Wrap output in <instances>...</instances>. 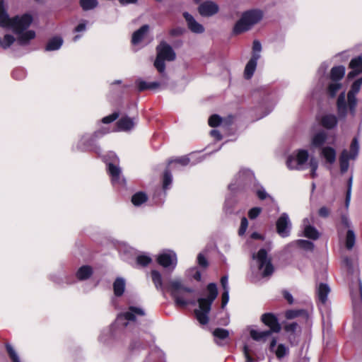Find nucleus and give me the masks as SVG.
Masks as SVG:
<instances>
[{"mask_svg": "<svg viewBox=\"0 0 362 362\" xmlns=\"http://www.w3.org/2000/svg\"><path fill=\"white\" fill-rule=\"evenodd\" d=\"M208 296L206 298L196 299L192 294L194 290L192 288L184 286L180 280H172L170 282V291L176 305L185 307L188 305H195L198 303L199 308L194 310L196 319L202 325L208 324L211 305L218 296L217 286L210 283L206 287Z\"/></svg>", "mask_w": 362, "mask_h": 362, "instance_id": "1", "label": "nucleus"}, {"mask_svg": "<svg viewBox=\"0 0 362 362\" xmlns=\"http://www.w3.org/2000/svg\"><path fill=\"white\" fill-rule=\"evenodd\" d=\"M149 323L145 310L141 307L132 305L127 311L117 315L111 327L102 330L98 339L103 344H107L111 338L121 339L122 334L127 336L137 335Z\"/></svg>", "mask_w": 362, "mask_h": 362, "instance_id": "2", "label": "nucleus"}, {"mask_svg": "<svg viewBox=\"0 0 362 362\" xmlns=\"http://www.w3.org/2000/svg\"><path fill=\"white\" fill-rule=\"evenodd\" d=\"M228 188L238 198H247L255 194L259 200L269 197L265 188L256 179L254 173L249 169H241L232 179Z\"/></svg>", "mask_w": 362, "mask_h": 362, "instance_id": "3", "label": "nucleus"}, {"mask_svg": "<svg viewBox=\"0 0 362 362\" xmlns=\"http://www.w3.org/2000/svg\"><path fill=\"white\" fill-rule=\"evenodd\" d=\"M110 132L108 127H100L93 132L79 134L77 139L73 142L71 150L74 153H93L101 156L103 151L98 140Z\"/></svg>", "mask_w": 362, "mask_h": 362, "instance_id": "4", "label": "nucleus"}, {"mask_svg": "<svg viewBox=\"0 0 362 362\" xmlns=\"http://www.w3.org/2000/svg\"><path fill=\"white\" fill-rule=\"evenodd\" d=\"M252 98L255 104L254 112L256 119L268 115L275 105V93L269 86H259L252 93Z\"/></svg>", "mask_w": 362, "mask_h": 362, "instance_id": "5", "label": "nucleus"}, {"mask_svg": "<svg viewBox=\"0 0 362 362\" xmlns=\"http://www.w3.org/2000/svg\"><path fill=\"white\" fill-rule=\"evenodd\" d=\"M362 85V77L356 80L351 85L350 90L347 93V102L346 101L345 92H341L337 100V110L338 117L341 119H345L347 116L348 111L352 117H355L356 114V107L358 100L356 98L357 93L360 91Z\"/></svg>", "mask_w": 362, "mask_h": 362, "instance_id": "6", "label": "nucleus"}, {"mask_svg": "<svg viewBox=\"0 0 362 362\" xmlns=\"http://www.w3.org/2000/svg\"><path fill=\"white\" fill-rule=\"evenodd\" d=\"M33 16L29 13H25L21 16H16L11 18V21L8 29H11L18 35V44L22 46L27 45L30 41L35 37V32L27 29L33 22Z\"/></svg>", "mask_w": 362, "mask_h": 362, "instance_id": "7", "label": "nucleus"}, {"mask_svg": "<svg viewBox=\"0 0 362 362\" xmlns=\"http://www.w3.org/2000/svg\"><path fill=\"white\" fill-rule=\"evenodd\" d=\"M263 18V11L260 9H251L244 12L240 18L235 23L233 33L239 35L252 28Z\"/></svg>", "mask_w": 362, "mask_h": 362, "instance_id": "8", "label": "nucleus"}, {"mask_svg": "<svg viewBox=\"0 0 362 362\" xmlns=\"http://www.w3.org/2000/svg\"><path fill=\"white\" fill-rule=\"evenodd\" d=\"M156 52L157 55L154 62V66L161 74L162 77L167 78L165 61H174L176 58V54L173 47L165 41H161L156 47Z\"/></svg>", "mask_w": 362, "mask_h": 362, "instance_id": "9", "label": "nucleus"}, {"mask_svg": "<svg viewBox=\"0 0 362 362\" xmlns=\"http://www.w3.org/2000/svg\"><path fill=\"white\" fill-rule=\"evenodd\" d=\"M252 260L251 264L252 272H259L263 277L271 276L273 274L274 267L264 248H261L257 254L253 253Z\"/></svg>", "mask_w": 362, "mask_h": 362, "instance_id": "10", "label": "nucleus"}, {"mask_svg": "<svg viewBox=\"0 0 362 362\" xmlns=\"http://www.w3.org/2000/svg\"><path fill=\"white\" fill-rule=\"evenodd\" d=\"M359 151V142L356 137H354L350 145V151L344 149L339 156L340 171L345 173L349 167V160H354L357 158Z\"/></svg>", "mask_w": 362, "mask_h": 362, "instance_id": "11", "label": "nucleus"}, {"mask_svg": "<svg viewBox=\"0 0 362 362\" xmlns=\"http://www.w3.org/2000/svg\"><path fill=\"white\" fill-rule=\"evenodd\" d=\"M308 151L305 149H299L296 153L289 155L286 159V166L289 170L303 169V165L308 160Z\"/></svg>", "mask_w": 362, "mask_h": 362, "instance_id": "12", "label": "nucleus"}, {"mask_svg": "<svg viewBox=\"0 0 362 362\" xmlns=\"http://www.w3.org/2000/svg\"><path fill=\"white\" fill-rule=\"evenodd\" d=\"M172 182V173L168 169H166L163 173V189L160 187L157 188L153 194V199L156 204H161L164 202L166 196V191L170 189Z\"/></svg>", "mask_w": 362, "mask_h": 362, "instance_id": "13", "label": "nucleus"}, {"mask_svg": "<svg viewBox=\"0 0 362 362\" xmlns=\"http://www.w3.org/2000/svg\"><path fill=\"white\" fill-rule=\"evenodd\" d=\"M292 223L286 212L282 213L276 222V233L281 238H287L291 234Z\"/></svg>", "mask_w": 362, "mask_h": 362, "instance_id": "14", "label": "nucleus"}, {"mask_svg": "<svg viewBox=\"0 0 362 362\" xmlns=\"http://www.w3.org/2000/svg\"><path fill=\"white\" fill-rule=\"evenodd\" d=\"M107 169L111 177L112 185L118 187H124L126 180L122 175V170L119 164L110 163V165L107 166Z\"/></svg>", "mask_w": 362, "mask_h": 362, "instance_id": "15", "label": "nucleus"}, {"mask_svg": "<svg viewBox=\"0 0 362 362\" xmlns=\"http://www.w3.org/2000/svg\"><path fill=\"white\" fill-rule=\"evenodd\" d=\"M157 262L165 268L174 269L177 262L176 253L173 250L164 251L158 256Z\"/></svg>", "mask_w": 362, "mask_h": 362, "instance_id": "16", "label": "nucleus"}, {"mask_svg": "<svg viewBox=\"0 0 362 362\" xmlns=\"http://www.w3.org/2000/svg\"><path fill=\"white\" fill-rule=\"evenodd\" d=\"M313 221L314 218L313 216L305 218L302 221L301 227L305 237L315 240L320 238V233L313 226Z\"/></svg>", "mask_w": 362, "mask_h": 362, "instance_id": "17", "label": "nucleus"}, {"mask_svg": "<svg viewBox=\"0 0 362 362\" xmlns=\"http://www.w3.org/2000/svg\"><path fill=\"white\" fill-rule=\"evenodd\" d=\"M238 194H234L231 192L226 194L223 206L224 213L227 215L237 214L236 206L238 204Z\"/></svg>", "mask_w": 362, "mask_h": 362, "instance_id": "18", "label": "nucleus"}, {"mask_svg": "<svg viewBox=\"0 0 362 362\" xmlns=\"http://www.w3.org/2000/svg\"><path fill=\"white\" fill-rule=\"evenodd\" d=\"M261 320L262 322L268 326L272 332L278 333L281 330V325L279 322L278 318L275 315L271 313H264L262 315Z\"/></svg>", "mask_w": 362, "mask_h": 362, "instance_id": "19", "label": "nucleus"}, {"mask_svg": "<svg viewBox=\"0 0 362 362\" xmlns=\"http://www.w3.org/2000/svg\"><path fill=\"white\" fill-rule=\"evenodd\" d=\"M199 13L202 16H211L218 11V6L211 1L201 4L198 8Z\"/></svg>", "mask_w": 362, "mask_h": 362, "instance_id": "20", "label": "nucleus"}, {"mask_svg": "<svg viewBox=\"0 0 362 362\" xmlns=\"http://www.w3.org/2000/svg\"><path fill=\"white\" fill-rule=\"evenodd\" d=\"M357 286L358 288L354 291L351 286L350 291L354 311H356L362 304V282L359 278L357 279Z\"/></svg>", "mask_w": 362, "mask_h": 362, "instance_id": "21", "label": "nucleus"}, {"mask_svg": "<svg viewBox=\"0 0 362 362\" xmlns=\"http://www.w3.org/2000/svg\"><path fill=\"white\" fill-rule=\"evenodd\" d=\"M48 278L50 281L58 285H62L63 284H72L76 282L73 276L64 275L60 272L51 273L49 274Z\"/></svg>", "mask_w": 362, "mask_h": 362, "instance_id": "22", "label": "nucleus"}, {"mask_svg": "<svg viewBox=\"0 0 362 362\" xmlns=\"http://www.w3.org/2000/svg\"><path fill=\"white\" fill-rule=\"evenodd\" d=\"M183 16L187 23L189 29L194 33L200 34L204 32L202 25L196 21L194 18L187 12L183 13Z\"/></svg>", "mask_w": 362, "mask_h": 362, "instance_id": "23", "label": "nucleus"}, {"mask_svg": "<svg viewBox=\"0 0 362 362\" xmlns=\"http://www.w3.org/2000/svg\"><path fill=\"white\" fill-rule=\"evenodd\" d=\"M93 274V269L90 265L80 267L75 273V278L79 281H83L90 279Z\"/></svg>", "mask_w": 362, "mask_h": 362, "instance_id": "24", "label": "nucleus"}, {"mask_svg": "<svg viewBox=\"0 0 362 362\" xmlns=\"http://www.w3.org/2000/svg\"><path fill=\"white\" fill-rule=\"evenodd\" d=\"M321 125L326 129H333L338 124V117L334 114H325L321 117Z\"/></svg>", "mask_w": 362, "mask_h": 362, "instance_id": "25", "label": "nucleus"}, {"mask_svg": "<svg viewBox=\"0 0 362 362\" xmlns=\"http://www.w3.org/2000/svg\"><path fill=\"white\" fill-rule=\"evenodd\" d=\"M327 133L325 130H320L315 133L311 139V144L315 148H322L327 139Z\"/></svg>", "mask_w": 362, "mask_h": 362, "instance_id": "26", "label": "nucleus"}, {"mask_svg": "<svg viewBox=\"0 0 362 362\" xmlns=\"http://www.w3.org/2000/svg\"><path fill=\"white\" fill-rule=\"evenodd\" d=\"M320 156L325 160L326 163L332 165L336 161V150L331 146H324L321 148Z\"/></svg>", "mask_w": 362, "mask_h": 362, "instance_id": "27", "label": "nucleus"}, {"mask_svg": "<svg viewBox=\"0 0 362 362\" xmlns=\"http://www.w3.org/2000/svg\"><path fill=\"white\" fill-rule=\"evenodd\" d=\"M135 125L133 118L128 116L121 117L117 122L118 131L127 132L132 130Z\"/></svg>", "mask_w": 362, "mask_h": 362, "instance_id": "28", "label": "nucleus"}, {"mask_svg": "<svg viewBox=\"0 0 362 362\" xmlns=\"http://www.w3.org/2000/svg\"><path fill=\"white\" fill-rule=\"evenodd\" d=\"M11 21V18L7 13L4 0H0V27L8 29Z\"/></svg>", "mask_w": 362, "mask_h": 362, "instance_id": "29", "label": "nucleus"}, {"mask_svg": "<svg viewBox=\"0 0 362 362\" xmlns=\"http://www.w3.org/2000/svg\"><path fill=\"white\" fill-rule=\"evenodd\" d=\"M229 331L223 328H216L213 331L215 343L218 346H223L222 341L229 337Z\"/></svg>", "mask_w": 362, "mask_h": 362, "instance_id": "30", "label": "nucleus"}, {"mask_svg": "<svg viewBox=\"0 0 362 362\" xmlns=\"http://www.w3.org/2000/svg\"><path fill=\"white\" fill-rule=\"evenodd\" d=\"M63 39L61 37L55 36L49 39L45 46V51H56L61 48L63 45Z\"/></svg>", "mask_w": 362, "mask_h": 362, "instance_id": "31", "label": "nucleus"}, {"mask_svg": "<svg viewBox=\"0 0 362 362\" xmlns=\"http://www.w3.org/2000/svg\"><path fill=\"white\" fill-rule=\"evenodd\" d=\"M114 294L117 297L122 296L125 291L126 282L125 279L122 277H117L113 283Z\"/></svg>", "mask_w": 362, "mask_h": 362, "instance_id": "32", "label": "nucleus"}, {"mask_svg": "<svg viewBox=\"0 0 362 362\" xmlns=\"http://www.w3.org/2000/svg\"><path fill=\"white\" fill-rule=\"evenodd\" d=\"M257 61L258 60L255 59V58H250L246 64L243 72V76L245 79L249 80L253 76L254 73L257 69Z\"/></svg>", "mask_w": 362, "mask_h": 362, "instance_id": "33", "label": "nucleus"}, {"mask_svg": "<svg viewBox=\"0 0 362 362\" xmlns=\"http://www.w3.org/2000/svg\"><path fill=\"white\" fill-rule=\"evenodd\" d=\"M330 291L329 286L324 283H320L317 288V296L319 301L325 304L327 300V296Z\"/></svg>", "mask_w": 362, "mask_h": 362, "instance_id": "34", "label": "nucleus"}, {"mask_svg": "<svg viewBox=\"0 0 362 362\" xmlns=\"http://www.w3.org/2000/svg\"><path fill=\"white\" fill-rule=\"evenodd\" d=\"M149 26L148 25H142L139 29L136 30L132 38V42L133 45H137L144 39L145 35L148 31Z\"/></svg>", "mask_w": 362, "mask_h": 362, "instance_id": "35", "label": "nucleus"}, {"mask_svg": "<svg viewBox=\"0 0 362 362\" xmlns=\"http://www.w3.org/2000/svg\"><path fill=\"white\" fill-rule=\"evenodd\" d=\"M148 195L144 192H137L132 196L131 202L132 204L139 207L145 204L148 201Z\"/></svg>", "mask_w": 362, "mask_h": 362, "instance_id": "36", "label": "nucleus"}, {"mask_svg": "<svg viewBox=\"0 0 362 362\" xmlns=\"http://www.w3.org/2000/svg\"><path fill=\"white\" fill-rule=\"evenodd\" d=\"M345 71V67L342 65L332 67L330 71V79L332 81L339 82L344 76Z\"/></svg>", "mask_w": 362, "mask_h": 362, "instance_id": "37", "label": "nucleus"}, {"mask_svg": "<svg viewBox=\"0 0 362 362\" xmlns=\"http://www.w3.org/2000/svg\"><path fill=\"white\" fill-rule=\"evenodd\" d=\"M164 355L162 350L157 347L153 348L144 362H156V361L162 360L164 358Z\"/></svg>", "mask_w": 362, "mask_h": 362, "instance_id": "38", "label": "nucleus"}, {"mask_svg": "<svg viewBox=\"0 0 362 362\" xmlns=\"http://www.w3.org/2000/svg\"><path fill=\"white\" fill-rule=\"evenodd\" d=\"M272 334V331H257L252 329L250 331L251 337L255 341H265Z\"/></svg>", "mask_w": 362, "mask_h": 362, "instance_id": "39", "label": "nucleus"}, {"mask_svg": "<svg viewBox=\"0 0 362 362\" xmlns=\"http://www.w3.org/2000/svg\"><path fill=\"white\" fill-rule=\"evenodd\" d=\"M103 160L106 163L107 166L110 165V163L119 164V158L116 153L113 151H109L105 155L100 156Z\"/></svg>", "mask_w": 362, "mask_h": 362, "instance_id": "40", "label": "nucleus"}, {"mask_svg": "<svg viewBox=\"0 0 362 362\" xmlns=\"http://www.w3.org/2000/svg\"><path fill=\"white\" fill-rule=\"evenodd\" d=\"M15 41L16 39L13 35L6 34L3 37H0V47L4 49H6L9 48Z\"/></svg>", "mask_w": 362, "mask_h": 362, "instance_id": "41", "label": "nucleus"}, {"mask_svg": "<svg viewBox=\"0 0 362 362\" xmlns=\"http://www.w3.org/2000/svg\"><path fill=\"white\" fill-rule=\"evenodd\" d=\"M151 278H152V281H153L156 288L158 290H163V286L162 276H161L160 273L156 270H152L151 271Z\"/></svg>", "mask_w": 362, "mask_h": 362, "instance_id": "42", "label": "nucleus"}, {"mask_svg": "<svg viewBox=\"0 0 362 362\" xmlns=\"http://www.w3.org/2000/svg\"><path fill=\"white\" fill-rule=\"evenodd\" d=\"M6 349L11 362H21L19 355L11 344H6Z\"/></svg>", "mask_w": 362, "mask_h": 362, "instance_id": "43", "label": "nucleus"}, {"mask_svg": "<svg viewBox=\"0 0 362 362\" xmlns=\"http://www.w3.org/2000/svg\"><path fill=\"white\" fill-rule=\"evenodd\" d=\"M341 83L338 81H332L328 85L327 93L331 98L335 97L337 93L341 88Z\"/></svg>", "mask_w": 362, "mask_h": 362, "instance_id": "44", "label": "nucleus"}, {"mask_svg": "<svg viewBox=\"0 0 362 362\" xmlns=\"http://www.w3.org/2000/svg\"><path fill=\"white\" fill-rule=\"evenodd\" d=\"M81 7L83 11H90L96 8L98 5L97 0H79Z\"/></svg>", "mask_w": 362, "mask_h": 362, "instance_id": "45", "label": "nucleus"}, {"mask_svg": "<svg viewBox=\"0 0 362 362\" xmlns=\"http://www.w3.org/2000/svg\"><path fill=\"white\" fill-rule=\"evenodd\" d=\"M349 67L351 69H356L358 73H362V57L358 56L353 59L349 62Z\"/></svg>", "mask_w": 362, "mask_h": 362, "instance_id": "46", "label": "nucleus"}, {"mask_svg": "<svg viewBox=\"0 0 362 362\" xmlns=\"http://www.w3.org/2000/svg\"><path fill=\"white\" fill-rule=\"evenodd\" d=\"M356 242V235L354 231L351 229H349L346 236V247L348 250H351Z\"/></svg>", "mask_w": 362, "mask_h": 362, "instance_id": "47", "label": "nucleus"}, {"mask_svg": "<svg viewBox=\"0 0 362 362\" xmlns=\"http://www.w3.org/2000/svg\"><path fill=\"white\" fill-rule=\"evenodd\" d=\"M261 52H262L261 42L257 40H255L252 43V52L251 58L254 59V57H256V58H255V59L259 60V59L261 57V54H260Z\"/></svg>", "mask_w": 362, "mask_h": 362, "instance_id": "48", "label": "nucleus"}, {"mask_svg": "<svg viewBox=\"0 0 362 362\" xmlns=\"http://www.w3.org/2000/svg\"><path fill=\"white\" fill-rule=\"evenodd\" d=\"M288 353H289L288 348L283 344H279L277 346V348L275 351L276 356L279 360H281L284 357L287 356L288 354Z\"/></svg>", "mask_w": 362, "mask_h": 362, "instance_id": "49", "label": "nucleus"}, {"mask_svg": "<svg viewBox=\"0 0 362 362\" xmlns=\"http://www.w3.org/2000/svg\"><path fill=\"white\" fill-rule=\"evenodd\" d=\"M352 184H353V177L351 176L347 181V189H346V197H345V207L346 209H348L349 204H350V202H351Z\"/></svg>", "mask_w": 362, "mask_h": 362, "instance_id": "50", "label": "nucleus"}, {"mask_svg": "<svg viewBox=\"0 0 362 362\" xmlns=\"http://www.w3.org/2000/svg\"><path fill=\"white\" fill-rule=\"evenodd\" d=\"M152 259L150 256L142 254L139 255L136 258V264L141 267H146L151 262Z\"/></svg>", "mask_w": 362, "mask_h": 362, "instance_id": "51", "label": "nucleus"}, {"mask_svg": "<svg viewBox=\"0 0 362 362\" xmlns=\"http://www.w3.org/2000/svg\"><path fill=\"white\" fill-rule=\"evenodd\" d=\"M296 245L306 251H313L314 249V244L311 241L307 240H298L296 241Z\"/></svg>", "mask_w": 362, "mask_h": 362, "instance_id": "52", "label": "nucleus"}, {"mask_svg": "<svg viewBox=\"0 0 362 362\" xmlns=\"http://www.w3.org/2000/svg\"><path fill=\"white\" fill-rule=\"evenodd\" d=\"M135 88L138 92H143L148 90V82H146L141 78H138L134 82Z\"/></svg>", "mask_w": 362, "mask_h": 362, "instance_id": "53", "label": "nucleus"}, {"mask_svg": "<svg viewBox=\"0 0 362 362\" xmlns=\"http://www.w3.org/2000/svg\"><path fill=\"white\" fill-rule=\"evenodd\" d=\"M187 273L189 277L193 278L194 280L197 281H202V273L196 267L189 269Z\"/></svg>", "mask_w": 362, "mask_h": 362, "instance_id": "54", "label": "nucleus"}, {"mask_svg": "<svg viewBox=\"0 0 362 362\" xmlns=\"http://www.w3.org/2000/svg\"><path fill=\"white\" fill-rule=\"evenodd\" d=\"M173 163H179L182 166H186L190 163V158L187 156H184L168 161V164H171Z\"/></svg>", "mask_w": 362, "mask_h": 362, "instance_id": "55", "label": "nucleus"}, {"mask_svg": "<svg viewBox=\"0 0 362 362\" xmlns=\"http://www.w3.org/2000/svg\"><path fill=\"white\" fill-rule=\"evenodd\" d=\"M222 117L218 115H213L209 118V125L212 127L219 126L222 122Z\"/></svg>", "mask_w": 362, "mask_h": 362, "instance_id": "56", "label": "nucleus"}, {"mask_svg": "<svg viewBox=\"0 0 362 362\" xmlns=\"http://www.w3.org/2000/svg\"><path fill=\"white\" fill-rule=\"evenodd\" d=\"M119 116V114L118 112H115L112 114L104 117L101 120L100 122L103 124H110L114 121H115Z\"/></svg>", "mask_w": 362, "mask_h": 362, "instance_id": "57", "label": "nucleus"}, {"mask_svg": "<svg viewBox=\"0 0 362 362\" xmlns=\"http://www.w3.org/2000/svg\"><path fill=\"white\" fill-rule=\"evenodd\" d=\"M262 211V209L261 207H259V206L252 207L248 211V217L251 220L255 219L257 217H258L259 216V214H261Z\"/></svg>", "mask_w": 362, "mask_h": 362, "instance_id": "58", "label": "nucleus"}, {"mask_svg": "<svg viewBox=\"0 0 362 362\" xmlns=\"http://www.w3.org/2000/svg\"><path fill=\"white\" fill-rule=\"evenodd\" d=\"M247 226H248V221L246 217L243 216L241 218L240 226V228L238 230V235L240 236H242L245 233Z\"/></svg>", "mask_w": 362, "mask_h": 362, "instance_id": "59", "label": "nucleus"}, {"mask_svg": "<svg viewBox=\"0 0 362 362\" xmlns=\"http://www.w3.org/2000/svg\"><path fill=\"white\" fill-rule=\"evenodd\" d=\"M144 349V344L139 340H132L129 345L132 351H139Z\"/></svg>", "mask_w": 362, "mask_h": 362, "instance_id": "60", "label": "nucleus"}, {"mask_svg": "<svg viewBox=\"0 0 362 362\" xmlns=\"http://www.w3.org/2000/svg\"><path fill=\"white\" fill-rule=\"evenodd\" d=\"M298 327V325L297 322H293L288 324H286L284 326V330L288 333L293 334L296 332V329Z\"/></svg>", "mask_w": 362, "mask_h": 362, "instance_id": "61", "label": "nucleus"}, {"mask_svg": "<svg viewBox=\"0 0 362 362\" xmlns=\"http://www.w3.org/2000/svg\"><path fill=\"white\" fill-rule=\"evenodd\" d=\"M197 263L203 268H206L209 265L206 258L202 253H199L197 256Z\"/></svg>", "mask_w": 362, "mask_h": 362, "instance_id": "62", "label": "nucleus"}, {"mask_svg": "<svg viewBox=\"0 0 362 362\" xmlns=\"http://www.w3.org/2000/svg\"><path fill=\"white\" fill-rule=\"evenodd\" d=\"M12 76L17 80H21L25 77V73L22 69H16L13 71Z\"/></svg>", "mask_w": 362, "mask_h": 362, "instance_id": "63", "label": "nucleus"}, {"mask_svg": "<svg viewBox=\"0 0 362 362\" xmlns=\"http://www.w3.org/2000/svg\"><path fill=\"white\" fill-rule=\"evenodd\" d=\"M185 32V29L181 27H177L171 29L169 31V33L172 36H180L182 35Z\"/></svg>", "mask_w": 362, "mask_h": 362, "instance_id": "64", "label": "nucleus"}]
</instances>
